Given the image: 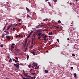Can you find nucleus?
<instances>
[{
    "mask_svg": "<svg viewBox=\"0 0 79 79\" xmlns=\"http://www.w3.org/2000/svg\"><path fill=\"white\" fill-rule=\"evenodd\" d=\"M20 65V64H14V66H15L17 68H19V67Z\"/></svg>",
    "mask_w": 79,
    "mask_h": 79,
    "instance_id": "1",
    "label": "nucleus"
},
{
    "mask_svg": "<svg viewBox=\"0 0 79 79\" xmlns=\"http://www.w3.org/2000/svg\"><path fill=\"white\" fill-rule=\"evenodd\" d=\"M6 37L8 40H11V37H10V36H6Z\"/></svg>",
    "mask_w": 79,
    "mask_h": 79,
    "instance_id": "2",
    "label": "nucleus"
},
{
    "mask_svg": "<svg viewBox=\"0 0 79 79\" xmlns=\"http://www.w3.org/2000/svg\"><path fill=\"white\" fill-rule=\"evenodd\" d=\"M42 33L40 32V33H39L37 35V36H38V37H40V36H42Z\"/></svg>",
    "mask_w": 79,
    "mask_h": 79,
    "instance_id": "3",
    "label": "nucleus"
},
{
    "mask_svg": "<svg viewBox=\"0 0 79 79\" xmlns=\"http://www.w3.org/2000/svg\"><path fill=\"white\" fill-rule=\"evenodd\" d=\"M14 50H15L16 52H19V51H20V49H18V48H15L14 49Z\"/></svg>",
    "mask_w": 79,
    "mask_h": 79,
    "instance_id": "4",
    "label": "nucleus"
},
{
    "mask_svg": "<svg viewBox=\"0 0 79 79\" xmlns=\"http://www.w3.org/2000/svg\"><path fill=\"white\" fill-rule=\"evenodd\" d=\"M23 74L26 77H27V74H28V73H24Z\"/></svg>",
    "mask_w": 79,
    "mask_h": 79,
    "instance_id": "5",
    "label": "nucleus"
},
{
    "mask_svg": "<svg viewBox=\"0 0 79 79\" xmlns=\"http://www.w3.org/2000/svg\"><path fill=\"white\" fill-rule=\"evenodd\" d=\"M26 10H27V11H28V12L31 11L30 10H29V9L27 7L26 8Z\"/></svg>",
    "mask_w": 79,
    "mask_h": 79,
    "instance_id": "6",
    "label": "nucleus"
},
{
    "mask_svg": "<svg viewBox=\"0 0 79 79\" xmlns=\"http://www.w3.org/2000/svg\"><path fill=\"white\" fill-rule=\"evenodd\" d=\"M11 48H10V49H11V51H12V50H13V48H14V46H13L12 45L11 46Z\"/></svg>",
    "mask_w": 79,
    "mask_h": 79,
    "instance_id": "7",
    "label": "nucleus"
},
{
    "mask_svg": "<svg viewBox=\"0 0 79 79\" xmlns=\"http://www.w3.org/2000/svg\"><path fill=\"white\" fill-rule=\"evenodd\" d=\"M36 64V63L33 62V65L34 66V67H35V66Z\"/></svg>",
    "mask_w": 79,
    "mask_h": 79,
    "instance_id": "8",
    "label": "nucleus"
},
{
    "mask_svg": "<svg viewBox=\"0 0 79 79\" xmlns=\"http://www.w3.org/2000/svg\"><path fill=\"white\" fill-rule=\"evenodd\" d=\"M48 20V19H45L43 20V21H47Z\"/></svg>",
    "mask_w": 79,
    "mask_h": 79,
    "instance_id": "9",
    "label": "nucleus"
},
{
    "mask_svg": "<svg viewBox=\"0 0 79 79\" xmlns=\"http://www.w3.org/2000/svg\"><path fill=\"white\" fill-rule=\"evenodd\" d=\"M9 34H10V33H9V32H8V31H7L6 33V34H5V35H8Z\"/></svg>",
    "mask_w": 79,
    "mask_h": 79,
    "instance_id": "10",
    "label": "nucleus"
},
{
    "mask_svg": "<svg viewBox=\"0 0 79 79\" xmlns=\"http://www.w3.org/2000/svg\"><path fill=\"white\" fill-rule=\"evenodd\" d=\"M74 76L75 78H77V77L76 76V73H75L74 74Z\"/></svg>",
    "mask_w": 79,
    "mask_h": 79,
    "instance_id": "11",
    "label": "nucleus"
},
{
    "mask_svg": "<svg viewBox=\"0 0 79 79\" xmlns=\"http://www.w3.org/2000/svg\"><path fill=\"white\" fill-rule=\"evenodd\" d=\"M9 62H10V63H11V62H12V59H11V58H10L9 61Z\"/></svg>",
    "mask_w": 79,
    "mask_h": 79,
    "instance_id": "12",
    "label": "nucleus"
},
{
    "mask_svg": "<svg viewBox=\"0 0 79 79\" xmlns=\"http://www.w3.org/2000/svg\"><path fill=\"white\" fill-rule=\"evenodd\" d=\"M35 35H33L32 37V39H35Z\"/></svg>",
    "mask_w": 79,
    "mask_h": 79,
    "instance_id": "13",
    "label": "nucleus"
},
{
    "mask_svg": "<svg viewBox=\"0 0 79 79\" xmlns=\"http://www.w3.org/2000/svg\"><path fill=\"white\" fill-rule=\"evenodd\" d=\"M27 60H28L29 58V55L28 54L27 55Z\"/></svg>",
    "mask_w": 79,
    "mask_h": 79,
    "instance_id": "14",
    "label": "nucleus"
},
{
    "mask_svg": "<svg viewBox=\"0 0 79 79\" xmlns=\"http://www.w3.org/2000/svg\"><path fill=\"white\" fill-rule=\"evenodd\" d=\"M43 38H44L45 39H46V37H47V36L46 35H45L44 36H43Z\"/></svg>",
    "mask_w": 79,
    "mask_h": 79,
    "instance_id": "15",
    "label": "nucleus"
},
{
    "mask_svg": "<svg viewBox=\"0 0 79 79\" xmlns=\"http://www.w3.org/2000/svg\"><path fill=\"white\" fill-rule=\"evenodd\" d=\"M27 47H26V48L25 49L24 52H26V51L27 50Z\"/></svg>",
    "mask_w": 79,
    "mask_h": 79,
    "instance_id": "16",
    "label": "nucleus"
},
{
    "mask_svg": "<svg viewBox=\"0 0 79 79\" xmlns=\"http://www.w3.org/2000/svg\"><path fill=\"white\" fill-rule=\"evenodd\" d=\"M44 35H45V33H44L43 34H41V36H44Z\"/></svg>",
    "mask_w": 79,
    "mask_h": 79,
    "instance_id": "17",
    "label": "nucleus"
},
{
    "mask_svg": "<svg viewBox=\"0 0 79 79\" xmlns=\"http://www.w3.org/2000/svg\"><path fill=\"white\" fill-rule=\"evenodd\" d=\"M52 34H53V33H52V32L49 33V35H52Z\"/></svg>",
    "mask_w": 79,
    "mask_h": 79,
    "instance_id": "18",
    "label": "nucleus"
},
{
    "mask_svg": "<svg viewBox=\"0 0 79 79\" xmlns=\"http://www.w3.org/2000/svg\"><path fill=\"white\" fill-rule=\"evenodd\" d=\"M10 28V26H8L7 29V30H9V29Z\"/></svg>",
    "mask_w": 79,
    "mask_h": 79,
    "instance_id": "19",
    "label": "nucleus"
},
{
    "mask_svg": "<svg viewBox=\"0 0 79 79\" xmlns=\"http://www.w3.org/2000/svg\"><path fill=\"white\" fill-rule=\"evenodd\" d=\"M55 27H56L57 29H60V28H59V27L58 26H56Z\"/></svg>",
    "mask_w": 79,
    "mask_h": 79,
    "instance_id": "20",
    "label": "nucleus"
},
{
    "mask_svg": "<svg viewBox=\"0 0 79 79\" xmlns=\"http://www.w3.org/2000/svg\"><path fill=\"white\" fill-rule=\"evenodd\" d=\"M48 3L49 4V5H50V6H52V5L50 4V2H48Z\"/></svg>",
    "mask_w": 79,
    "mask_h": 79,
    "instance_id": "21",
    "label": "nucleus"
},
{
    "mask_svg": "<svg viewBox=\"0 0 79 79\" xmlns=\"http://www.w3.org/2000/svg\"><path fill=\"white\" fill-rule=\"evenodd\" d=\"M27 17H29V18H31V17L29 16V15L28 14H27Z\"/></svg>",
    "mask_w": 79,
    "mask_h": 79,
    "instance_id": "22",
    "label": "nucleus"
},
{
    "mask_svg": "<svg viewBox=\"0 0 79 79\" xmlns=\"http://www.w3.org/2000/svg\"><path fill=\"white\" fill-rule=\"evenodd\" d=\"M48 71L47 70H45V73H48Z\"/></svg>",
    "mask_w": 79,
    "mask_h": 79,
    "instance_id": "23",
    "label": "nucleus"
},
{
    "mask_svg": "<svg viewBox=\"0 0 79 79\" xmlns=\"http://www.w3.org/2000/svg\"><path fill=\"white\" fill-rule=\"evenodd\" d=\"M31 53H32V54H33V55H35V53L33 52H31Z\"/></svg>",
    "mask_w": 79,
    "mask_h": 79,
    "instance_id": "24",
    "label": "nucleus"
},
{
    "mask_svg": "<svg viewBox=\"0 0 79 79\" xmlns=\"http://www.w3.org/2000/svg\"><path fill=\"white\" fill-rule=\"evenodd\" d=\"M15 29L16 30V28H15L14 27L13 28V30L14 31H15Z\"/></svg>",
    "mask_w": 79,
    "mask_h": 79,
    "instance_id": "25",
    "label": "nucleus"
},
{
    "mask_svg": "<svg viewBox=\"0 0 79 79\" xmlns=\"http://www.w3.org/2000/svg\"><path fill=\"white\" fill-rule=\"evenodd\" d=\"M18 20L20 22V21H21V19H18Z\"/></svg>",
    "mask_w": 79,
    "mask_h": 79,
    "instance_id": "26",
    "label": "nucleus"
},
{
    "mask_svg": "<svg viewBox=\"0 0 79 79\" xmlns=\"http://www.w3.org/2000/svg\"><path fill=\"white\" fill-rule=\"evenodd\" d=\"M58 23H61V21L60 20H59L58 21Z\"/></svg>",
    "mask_w": 79,
    "mask_h": 79,
    "instance_id": "27",
    "label": "nucleus"
},
{
    "mask_svg": "<svg viewBox=\"0 0 79 79\" xmlns=\"http://www.w3.org/2000/svg\"><path fill=\"white\" fill-rule=\"evenodd\" d=\"M5 27H6V25H5L4 26V27L3 31H4L5 30Z\"/></svg>",
    "mask_w": 79,
    "mask_h": 79,
    "instance_id": "28",
    "label": "nucleus"
},
{
    "mask_svg": "<svg viewBox=\"0 0 79 79\" xmlns=\"http://www.w3.org/2000/svg\"><path fill=\"white\" fill-rule=\"evenodd\" d=\"M31 64L29 65H28L29 68H31Z\"/></svg>",
    "mask_w": 79,
    "mask_h": 79,
    "instance_id": "29",
    "label": "nucleus"
},
{
    "mask_svg": "<svg viewBox=\"0 0 79 79\" xmlns=\"http://www.w3.org/2000/svg\"><path fill=\"white\" fill-rule=\"evenodd\" d=\"M28 77V78H30L31 77V76H28L27 77Z\"/></svg>",
    "mask_w": 79,
    "mask_h": 79,
    "instance_id": "30",
    "label": "nucleus"
},
{
    "mask_svg": "<svg viewBox=\"0 0 79 79\" xmlns=\"http://www.w3.org/2000/svg\"><path fill=\"white\" fill-rule=\"evenodd\" d=\"M0 47H3V45L2 44H1L0 45Z\"/></svg>",
    "mask_w": 79,
    "mask_h": 79,
    "instance_id": "31",
    "label": "nucleus"
},
{
    "mask_svg": "<svg viewBox=\"0 0 79 79\" xmlns=\"http://www.w3.org/2000/svg\"><path fill=\"white\" fill-rule=\"evenodd\" d=\"M72 55V56H75V54H73Z\"/></svg>",
    "mask_w": 79,
    "mask_h": 79,
    "instance_id": "32",
    "label": "nucleus"
},
{
    "mask_svg": "<svg viewBox=\"0 0 79 79\" xmlns=\"http://www.w3.org/2000/svg\"><path fill=\"white\" fill-rule=\"evenodd\" d=\"M33 47V45H32L31 46V48H32Z\"/></svg>",
    "mask_w": 79,
    "mask_h": 79,
    "instance_id": "33",
    "label": "nucleus"
},
{
    "mask_svg": "<svg viewBox=\"0 0 79 79\" xmlns=\"http://www.w3.org/2000/svg\"><path fill=\"white\" fill-rule=\"evenodd\" d=\"M33 32L32 31H31V32L30 33L29 35H31L32 33Z\"/></svg>",
    "mask_w": 79,
    "mask_h": 79,
    "instance_id": "34",
    "label": "nucleus"
},
{
    "mask_svg": "<svg viewBox=\"0 0 79 79\" xmlns=\"http://www.w3.org/2000/svg\"><path fill=\"white\" fill-rule=\"evenodd\" d=\"M15 63H18V61H16V60H15Z\"/></svg>",
    "mask_w": 79,
    "mask_h": 79,
    "instance_id": "35",
    "label": "nucleus"
},
{
    "mask_svg": "<svg viewBox=\"0 0 79 79\" xmlns=\"http://www.w3.org/2000/svg\"><path fill=\"white\" fill-rule=\"evenodd\" d=\"M15 59H16V60H18V57H15Z\"/></svg>",
    "mask_w": 79,
    "mask_h": 79,
    "instance_id": "36",
    "label": "nucleus"
},
{
    "mask_svg": "<svg viewBox=\"0 0 79 79\" xmlns=\"http://www.w3.org/2000/svg\"><path fill=\"white\" fill-rule=\"evenodd\" d=\"M32 70H33V69H31V70H30V73H31V72L32 71Z\"/></svg>",
    "mask_w": 79,
    "mask_h": 79,
    "instance_id": "37",
    "label": "nucleus"
},
{
    "mask_svg": "<svg viewBox=\"0 0 79 79\" xmlns=\"http://www.w3.org/2000/svg\"><path fill=\"white\" fill-rule=\"evenodd\" d=\"M12 25H13L12 24H10L9 26H10V27L12 26Z\"/></svg>",
    "mask_w": 79,
    "mask_h": 79,
    "instance_id": "38",
    "label": "nucleus"
},
{
    "mask_svg": "<svg viewBox=\"0 0 79 79\" xmlns=\"http://www.w3.org/2000/svg\"><path fill=\"white\" fill-rule=\"evenodd\" d=\"M26 43H27V40L26 39V40H25V43L26 44Z\"/></svg>",
    "mask_w": 79,
    "mask_h": 79,
    "instance_id": "39",
    "label": "nucleus"
},
{
    "mask_svg": "<svg viewBox=\"0 0 79 79\" xmlns=\"http://www.w3.org/2000/svg\"><path fill=\"white\" fill-rule=\"evenodd\" d=\"M71 69H73V68L72 67H71Z\"/></svg>",
    "mask_w": 79,
    "mask_h": 79,
    "instance_id": "40",
    "label": "nucleus"
},
{
    "mask_svg": "<svg viewBox=\"0 0 79 79\" xmlns=\"http://www.w3.org/2000/svg\"><path fill=\"white\" fill-rule=\"evenodd\" d=\"M40 36H39V37H38V39H39L40 40Z\"/></svg>",
    "mask_w": 79,
    "mask_h": 79,
    "instance_id": "41",
    "label": "nucleus"
},
{
    "mask_svg": "<svg viewBox=\"0 0 79 79\" xmlns=\"http://www.w3.org/2000/svg\"><path fill=\"white\" fill-rule=\"evenodd\" d=\"M22 78L23 79H26V78L25 77H22Z\"/></svg>",
    "mask_w": 79,
    "mask_h": 79,
    "instance_id": "42",
    "label": "nucleus"
},
{
    "mask_svg": "<svg viewBox=\"0 0 79 79\" xmlns=\"http://www.w3.org/2000/svg\"><path fill=\"white\" fill-rule=\"evenodd\" d=\"M17 25H18V24H15L14 26H15V27L17 26Z\"/></svg>",
    "mask_w": 79,
    "mask_h": 79,
    "instance_id": "43",
    "label": "nucleus"
},
{
    "mask_svg": "<svg viewBox=\"0 0 79 79\" xmlns=\"http://www.w3.org/2000/svg\"><path fill=\"white\" fill-rule=\"evenodd\" d=\"M12 46H14V45H15V44H14V43L12 44Z\"/></svg>",
    "mask_w": 79,
    "mask_h": 79,
    "instance_id": "44",
    "label": "nucleus"
},
{
    "mask_svg": "<svg viewBox=\"0 0 79 79\" xmlns=\"http://www.w3.org/2000/svg\"><path fill=\"white\" fill-rule=\"evenodd\" d=\"M35 66L36 67H37V64H36V65Z\"/></svg>",
    "mask_w": 79,
    "mask_h": 79,
    "instance_id": "45",
    "label": "nucleus"
},
{
    "mask_svg": "<svg viewBox=\"0 0 79 79\" xmlns=\"http://www.w3.org/2000/svg\"><path fill=\"white\" fill-rule=\"evenodd\" d=\"M21 37H24V35H22Z\"/></svg>",
    "mask_w": 79,
    "mask_h": 79,
    "instance_id": "46",
    "label": "nucleus"
},
{
    "mask_svg": "<svg viewBox=\"0 0 79 79\" xmlns=\"http://www.w3.org/2000/svg\"><path fill=\"white\" fill-rule=\"evenodd\" d=\"M30 35H28V36H27V38H29V37H30Z\"/></svg>",
    "mask_w": 79,
    "mask_h": 79,
    "instance_id": "47",
    "label": "nucleus"
},
{
    "mask_svg": "<svg viewBox=\"0 0 79 79\" xmlns=\"http://www.w3.org/2000/svg\"><path fill=\"white\" fill-rule=\"evenodd\" d=\"M31 74H33V75H34V74H35V73H31Z\"/></svg>",
    "mask_w": 79,
    "mask_h": 79,
    "instance_id": "48",
    "label": "nucleus"
},
{
    "mask_svg": "<svg viewBox=\"0 0 79 79\" xmlns=\"http://www.w3.org/2000/svg\"><path fill=\"white\" fill-rule=\"evenodd\" d=\"M12 60H13V61H15V59H12Z\"/></svg>",
    "mask_w": 79,
    "mask_h": 79,
    "instance_id": "49",
    "label": "nucleus"
},
{
    "mask_svg": "<svg viewBox=\"0 0 79 79\" xmlns=\"http://www.w3.org/2000/svg\"><path fill=\"white\" fill-rule=\"evenodd\" d=\"M19 37V35H17L16 36V37Z\"/></svg>",
    "mask_w": 79,
    "mask_h": 79,
    "instance_id": "50",
    "label": "nucleus"
},
{
    "mask_svg": "<svg viewBox=\"0 0 79 79\" xmlns=\"http://www.w3.org/2000/svg\"><path fill=\"white\" fill-rule=\"evenodd\" d=\"M26 43H25L24 45V47H26Z\"/></svg>",
    "mask_w": 79,
    "mask_h": 79,
    "instance_id": "51",
    "label": "nucleus"
},
{
    "mask_svg": "<svg viewBox=\"0 0 79 79\" xmlns=\"http://www.w3.org/2000/svg\"><path fill=\"white\" fill-rule=\"evenodd\" d=\"M19 37H21V36L20 35H19Z\"/></svg>",
    "mask_w": 79,
    "mask_h": 79,
    "instance_id": "52",
    "label": "nucleus"
},
{
    "mask_svg": "<svg viewBox=\"0 0 79 79\" xmlns=\"http://www.w3.org/2000/svg\"><path fill=\"white\" fill-rule=\"evenodd\" d=\"M8 25V23H6V24L5 26H6V25Z\"/></svg>",
    "mask_w": 79,
    "mask_h": 79,
    "instance_id": "53",
    "label": "nucleus"
},
{
    "mask_svg": "<svg viewBox=\"0 0 79 79\" xmlns=\"http://www.w3.org/2000/svg\"><path fill=\"white\" fill-rule=\"evenodd\" d=\"M67 40H70L69 38H67Z\"/></svg>",
    "mask_w": 79,
    "mask_h": 79,
    "instance_id": "54",
    "label": "nucleus"
},
{
    "mask_svg": "<svg viewBox=\"0 0 79 79\" xmlns=\"http://www.w3.org/2000/svg\"><path fill=\"white\" fill-rule=\"evenodd\" d=\"M46 52H47V53H48V50L46 51Z\"/></svg>",
    "mask_w": 79,
    "mask_h": 79,
    "instance_id": "55",
    "label": "nucleus"
},
{
    "mask_svg": "<svg viewBox=\"0 0 79 79\" xmlns=\"http://www.w3.org/2000/svg\"><path fill=\"white\" fill-rule=\"evenodd\" d=\"M19 29H18L16 31L17 32H18V31H19L18 30Z\"/></svg>",
    "mask_w": 79,
    "mask_h": 79,
    "instance_id": "56",
    "label": "nucleus"
},
{
    "mask_svg": "<svg viewBox=\"0 0 79 79\" xmlns=\"http://www.w3.org/2000/svg\"><path fill=\"white\" fill-rule=\"evenodd\" d=\"M55 0H55H54V2L55 3H56V1H57V0Z\"/></svg>",
    "mask_w": 79,
    "mask_h": 79,
    "instance_id": "57",
    "label": "nucleus"
},
{
    "mask_svg": "<svg viewBox=\"0 0 79 79\" xmlns=\"http://www.w3.org/2000/svg\"><path fill=\"white\" fill-rule=\"evenodd\" d=\"M28 47V44H27L26 46V47Z\"/></svg>",
    "mask_w": 79,
    "mask_h": 79,
    "instance_id": "58",
    "label": "nucleus"
},
{
    "mask_svg": "<svg viewBox=\"0 0 79 79\" xmlns=\"http://www.w3.org/2000/svg\"><path fill=\"white\" fill-rule=\"evenodd\" d=\"M60 47V46H58V45H57L56 46V47Z\"/></svg>",
    "mask_w": 79,
    "mask_h": 79,
    "instance_id": "59",
    "label": "nucleus"
},
{
    "mask_svg": "<svg viewBox=\"0 0 79 79\" xmlns=\"http://www.w3.org/2000/svg\"><path fill=\"white\" fill-rule=\"evenodd\" d=\"M57 40L58 42H59V40Z\"/></svg>",
    "mask_w": 79,
    "mask_h": 79,
    "instance_id": "60",
    "label": "nucleus"
},
{
    "mask_svg": "<svg viewBox=\"0 0 79 79\" xmlns=\"http://www.w3.org/2000/svg\"><path fill=\"white\" fill-rule=\"evenodd\" d=\"M22 29H23L24 28V27H23V26H22Z\"/></svg>",
    "mask_w": 79,
    "mask_h": 79,
    "instance_id": "61",
    "label": "nucleus"
},
{
    "mask_svg": "<svg viewBox=\"0 0 79 79\" xmlns=\"http://www.w3.org/2000/svg\"><path fill=\"white\" fill-rule=\"evenodd\" d=\"M7 58H8L9 59V58H10V56H8Z\"/></svg>",
    "mask_w": 79,
    "mask_h": 79,
    "instance_id": "62",
    "label": "nucleus"
},
{
    "mask_svg": "<svg viewBox=\"0 0 79 79\" xmlns=\"http://www.w3.org/2000/svg\"><path fill=\"white\" fill-rule=\"evenodd\" d=\"M20 65H22V66H23V64H20Z\"/></svg>",
    "mask_w": 79,
    "mask_h": 79,
    "instance_id": "63",
    "label": "nucleus"
},
{
    "mask_svg": "<svg viewBox=\"0 0 79 79\" xmlns=\"http://www.w3.org/2000/svg\"><path fill=\"white\" fill-rule=\"evenodd\" d=\"M43 40L44 41H45V40H46V39H45L44 40Z\"/></svg>",
    "mask_w": 79,
    "mask_h": 79,
    "instance_id": "64",
    "label": "nucleus"
}]
</instances>
